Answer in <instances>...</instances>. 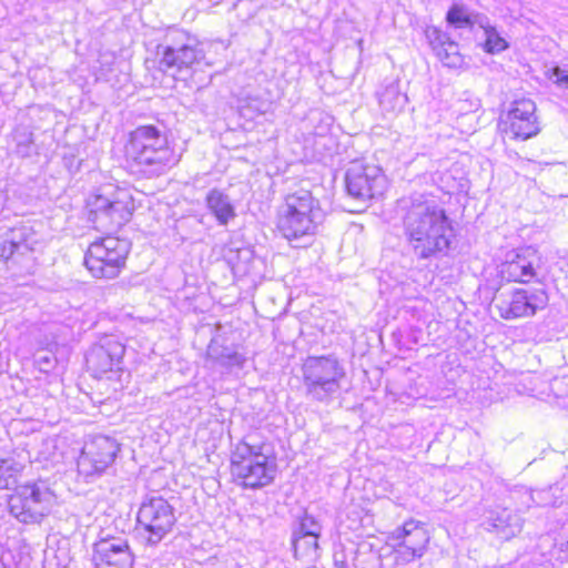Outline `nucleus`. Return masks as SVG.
<instances>
[{"label": "nucleus", "mask_w": 568, "mask_h": 568, "mask_svg": "<svg viewBox=\"0 0 568 568\" xmlns=\"http://www.w3.org/2000/svg\"><path fill=\"white\" fill-rule=\"evenodd\" d=\"M156 54L160 70L180 80L213 65L205 57L203 43L183 31L169 33L164 43L158 45Z\"/></svg>", "instance_id": "7ed1b4c3"}, {"label": "nucleus", "mask_w": 568, "mask_h": 568, "mask_svg": "<svg viewBox=\"0 0 568 568\" xmlns=\"http://www.w3.org/2000/svg\"><path fill=\"white\" fill-rule=\"evenodd\" d=\"M94 568H132L133 554L128 540L122 537H101L93 545Z\"/></svg>", "instance_id": "2eb2a0df"}, {"label": "nucleus", "mask_w": 568, "mask_h": 568, "mask_svg": "<svg viewBox=\"0 0 568 568\" xmlns=\"http://www.w3.org/2000/svg\"><path fill=\"white\" fill-rule=\"evenodd\" d=\"M345 184L349 196L367 202L384 194L387 178L377 165L353 162L346 171Z\"/></svg>", "instance_id": "9d476101"}, {"label": "nucleus", "mask_w": 568, "mask_h": 568, "mask_svg": "<svg viewBox=\"0 0 568 568\" xmlns=\"http://www.w3.org/2000/svg\"><path fill=\"white\" fill-rule=\"evenodd\" d=\"M483 525L500 539L508 540L521 531L523 520L517 513L508 508H496L488 511Z\"/></svg>", "instance_id": "6ab92c4d"}, {"label": "nucleus", "mask_w": 568, "mask_h": 568, "mask_svg": "<svg viewBox=\"0 0 568 568\" xmlns=\"http://www.w3.org/2000/svg\"><path fill=\"white\" fill-rule=\"evenodd\" d=\"M293 532L304 537L311 536L320 538L322 526L313 516L305 515L301 518L298 526L293 530Z\"/></svg>", "instance_id": "7c9ffc66"}, {"label": "nucleus", "mask_w": 568, "mask_h": 568, "mask_svg": "<svg viewBox=\"0 0 568 568\" xmlns=\"http://www.w3.org/2000/svg\"><path fill=\"white\" fill-rule=\"evenodd\" d=\"M446 21L455 28H468L473 22L465 6L453 3L446 14Z\"/></svg>", "instance_id": "c85d7f7f"}, {"label": "nucleus", "mask_w": 568, "mask_h": 568, "mask_svg": "<svg viewBox=\"0 0 568 568\" xmlns=\"http://www.w3.org/2000/svg\"><path fill=\"white\" fill-rule=\"evenodd\" d=\"M567 491H568V484H567Z\"/></svg>", "instance_id": "c9c22d12"}, {"label": "nucleus", "mask_w": 568, "mask_h": 568, "mask_svg": "<svg viewBox=\"0 0 568 568\" xmlns=\"http://www.w3.org/2000/svg\"><path fill=\"white\" fill-rule=\"evenodd\" d=\"M536 252L530 247L508 254L501 264L500 274L507 281L527 283L535 277Z\"/></svg>", "instance_id": "a211bd4d"}, {"label": "nucleus", "mask_w": 568, "mask_h": 568, "mask_svg": "<svg viewBox=\"0 0 568 568\" xmlns=\"http://www.w3.org/2000/svg\"><path fill=\"white\" fill-rule=\"evenodd\" d=\"M125 347L115 339H106L93 346L87 355V364L97 378L121 368Z\"/></svg>", "instance_id": "dca6fc26"}, {"label": "nucleus", "mask_w": 568, "mask_h": 568, "mask_svg": "<svg viewBox=\"0 0 568 568\" xmlns=\"http://www.w3.org/2000/svg\"><path fill=\"white\" fill-rule=\"evenodd\" d=\"M548 296L544 288L516 290L497 298L496 307L505 320L532 316L545 308Z\"/></svg>", "instance_id": "4468645a"}, {"label": "nucleus", "mask_w": 568, "mask_h": 568, "mask_svg": "<svg viewBox=\"0 0 568 568\" xmlns=\"http://www.w3.org/2000/svg\"><path fill=\"white\" fill-rule=\"evenodd\" d=\"M41 369L47 371L52 367V359L49 356H42L38 359Z\"/></svg>", "instance_id": "72a5a7b5"}, {"label": "nucleus", "mask_w": 568, "mask_h": 568, "mask_svg": "<svg viewBox=\"0 0 568 568\" xmlns=\"http://www.w3.org/2000/svg\"><path fill=\"white\" fill-rule=\"evenodd\" d=\"M325 219L320 201L308 190L285 197L278 211L277 229L290 242L313 236Z\"/></svg>", "instance_id": "39448f33"}, {"label": "nucleus", "mask_w": 568, "mask_h": 568, "mask_svg": "<svg viewBox=\"0 0 568 568\" xmlns=\"http://www.w3.org/2000/svg\"><path fill=\"white\" fill-rule=\"evenodd\" d=\"M379 106L385 114L395 115L402 112L407 103V95L402 93L398 81H390L378 92Z\"/></svg>", "instance_id": "4be33fe9"}, {"label": "nucleus", "mask_w": 568, "mask_h": 568, "mask_svg": "<svg viewBox=\"0 0 568 568\" xmlns=\"http://www.w3.org/2000/svg\"><path fill=\"white\" fill-rule=\"evenodd\" d=\"M23 229H10L0 234V256L9 258L13 253L27 248Z\"/></svg>", "instance_id": "a878e982"}, {"label": "nucleus", "mask_w": 568, "mask_h": 568, "mask_svg": "<svg viewBox=\"0 0 568 568\" xmlns=\"http://www.w3.org/2000/svg\"><path fill=\"white\" fill-rule=\"evenodd\" d=\"M392 538L395 541L394 552L398 564H409L422 558L430 539L425 525L414 519H409L396 528Z\"/></svg>", "instance_id": "ddd939ff"}, {"label": "nucleus", "mask_w": 568, "mask_h": 568, "mask_svg": "<svg viewBox=\"0 0 568 568\" xmlns=\"http://www.w3.org/2000/svg\"><path fill=\"white\" fill-rule=\"evenodd\" d=\"M13 140L16 142V152L22 156H29L33 146V134L28 128H17L13 132Z\"/></svg>", "instance_id": "cd10ccee"}, {"label": "nucleus", "mask_w": 568, "mask_h": 568, "mask_svg": "<svg viewBox=\"0 0 568 568\" xmlns=\"http://www.w3.org/2000/svg\"><path fill=\"white\" fill-rule=\"evenodd\" d=\"M231 470L245 488L257 489L270 485L276 476V462L268 445L250 434L234 445Z\"/></svg>", "instance_id": "f03ea898"}, {"label": "nucleus", "mask_w": 568, "mask_h": 568, "mask_svg": "<svg viewBox=\"0 0 568 568\" xmlns=\"http://www.w3.org/2000/svg\"><path fill=\"white\" fill-rule=\"evenodd\" d=\"M292 547L297 560L313 561L318 557V538L292 532Z\"/></svg>", "instance_id": "393cba45"}, {"label": "nucleus", "mask_w": 568, "mask_h": 568, "mask_svg": "<svg viewBox=\"0 0 568 568\" xmlns=\"http://www.w3.org/2000/svg\"><path fill=\"white\" fill-rule=\"evenodd\" d=\"M301 371L310 400L329 404L339 395L346 372L336 356H308Z\"/></svg>", "instance_id": "423d86ee"}, {"label": "nucleus", "mask_w": 568, "mask_h": 568, "mask_svg": "<svg viewBox=\"0 0 568 568\" xmlns=\"http://www.w3.org/2000/svg\"><path fill=\"white\" fill-rule=\"evenodd\" d=\"M90 205L95 229L104 232L120 229L129 222L134 210L133 199L126 190H118L112 197L95 195Z\"/></svg>", "instance_id": "1a4fd4ad"}, {"label": "nucleus", "mask_w": 568, "mask_h": 568, "mask_svg": "<svg viewBox=\"0 0 568 568\" xmlns=\"http://www.w3.org/2000/svg\"><path fill=\"white\" fill-rule=\"evenodd\" d=\"M125 155L150 175H160L179 162L166 135L153 125H142L130 133Z\"/></svg>", "instance_id": "20e7f679"}, {"label": "nucleus", "mask_w": 568, "mask_h": 568, "mask_svg": "<svg viewBox=\"0 0 568 568\" xmlns=\"http://www.w3.org/2000/svg\"><path fill=\"white\" fill-rule=\"evenodd\" d=\"M175 521L174 508L162 497L146 498L138 511V523L148 532L145 538L151 545L159 544Z\"/></svg>", "instance_id": "f8f14e48"}, {"label": "nucleus", "mask_w": 568, "mask_h": 568, "mask_svg": "<svg viewBox=\"0 0 568 568\" xmlns=\"http://www.w3.org/2000/svg\"><path fill=\"white\" fill-rule=\"evenodd\" d=\"M485 30V50L489 53H499L504 51L508 44L504 38L499 36L495 27L487 26Z\"/></svg>", "instance_id": "c756f323"}, {"label": "nucleus", "mask_w": 568, "mask_h": 568, "mask_svg": "<svg viewBox=\"0 0 568 568\" xmlns=\"http://www.w3.org/2000/svg\"><path fill=\"white\" fill-rule=\"evenodd\" d=\"M120 450L118 442L109 436L98 435L85 442L78 458V471L87 479L101 476L115 460Z\"/></svg>", "instance_id": "9b49d317"}, {"label": "nucleus", "mask_w": 568, "mask_h": 568, "mask_svg": "<svg viewBox=\"0 0 568 568\" xmlns=\"http://www.w3.org/2000/svg\"><path fill=\"white\" fill-rule=\"evenodd\" d=\"M53 494L43 481L16 487L9 499L10 514L22 524H37L50 511Z\"/></svg>", "instance_id": "6e6552de"}, {"label": "nucleus", "mask_w": 568, "mask_h": 568, "mask_svg": "<svg viewBox=\"0 0 568 568\" xmlns=\"http://www.w3.org/2000/svg\"><path fill=\"white\" fill-rule=\"evenodd\" d=\"M131 248L128 240L104 236L92 242L84 255V265L93 277L112 280L125 267Z\"/></svg>", "instance_id": "0eeeda50"}, {"label": "nucleus", "mask_w": 568, "mask_h": 568, "mask_svg": "<svg viewBox=\"0 0 568 568\" xmlns=\"http://www.w3.org/2000/svg\"><path fill=\"white\" fill-rule=\"evenodd\" d=\"M525 497L527 500L524 504L527 507H530V503L542 507L557 506L564 497H568L567 485L556 483L545 489L526 490Z\"/></svg>", "instance_id": "b1692460"}, {"label": "nucleus", "mask_w": 568, "mask_h": 568, "mask_svg": "<svg viewBox=\"0 0 568 568\" xmlns=\"http://www.w3.org/2000/svg\"><path fill=\"white\" fill-rule=\"evenodd\" d=\"M403 225L408 244L418 258H429L445 252L454 236L445 210L423 195L410 199Z\"/></svg>", "instance_id": "f257e3e1"}, {"label": "nucleus", "mask_w": 568, "mask_h": 568, "mask_svg": "<svg viewBox=\"0 0 568 568\" xmlns=\"http://www.w3.org/2000/svg\"><path fill=\"white\" fill-rule=\"evenodd\" d=\"M23 466L14 460L0 458V489H8L16 484L18 474Z\"/></svg>", "instance_id": "bb28decb"}, {"label": "nucleus", "mask_w": 568, "mask_h": 568, "mask_svg": "<svg viewBox=\"0 0 568 568\" xmlns=\"http://www.w3.org/2000/svg\"><path fill=\"white\" fill-rule=\"evenodd\" d=\"M558 558L561 561H568V540L564 544H561L559 551H558Z\"/></svg>", "instance_id": "473e14b6"}, {"label": "nucleus", "mask_w": 568, "mask_h": 568, "mask_svg": "<svg viewBox=\"0 0 568 568\" xmlns=\"http://www.w3.org/2000/svg\"><path fill=\"white\" fill-rule=\"evenodd\" d=\"M426 38L433 51L444 65L448 68H457L463 63L458 44L442 30L436 27L427 28Z\"/></svg>", "instance_id": "aec40b11"}, {"label": "nucleus", "mask_w": 568, "mask_h": 568, "mask_svg": "<svg viewBox=\"0 0 568 568\" xmlns=\"http://www.w3.org/2000/svg\"><path fill=\"white\" fill-rule=\"evenodd\" d=\"M552 78L557 85L568 89V70L556 67L552 69Z\"/></svg>", "instance_id": "2f4dec72"}, {"label": "nucleus", "mask_w": 568, "mask_h": 568, "mask_svg": "<svg viewBox=\"0 0 568 568\" xmlns=\"http://www.w3.org/2000/svg\"><path fill=\"white\" fill-rule=\"evenodd\" d=\"M207 357L229 373L241 369L246 362V357L235 347L221 345L215 339L207 347Z\"/></svg>", "instance_id": "412c9836"}, {"label": "nucleus", "mask_w": 568, "mask_h": 568, "mask_svg": "<svg viewBox=\"0 0 568 568\" xmlns=\"http://www.w3.org/2000/svg\"><path fill=\"white\" fill-rule=\"evenodd\" d=\"M206 206L220 225H226L235 217V209L227 194L212 189L205 197Z\"/></svg>", "instance_id": "5701e85b"}, {"label": "nucleus", "mask_w": 568, "mask_h": 568, "mask_svg": "<svg viewBox=\"0 0 568 568\" xmlns=\"http://www.w3.org/2000/svg\"><path fill=\"white\" fill-rule=\"evenodd\" d=\"M507 122L509 132L515 139L527 140L540 131L536 116V104L530 99L514 101L507 113Z\"/></svg>", "instance_id": "f3484780"}, {"label": "nucleus", "mask_w": 568, "mask_h": 568, "mask_svg": "<svg viewBox=\"0 0 568 568\" xmlns=\"http://www.w3.org/2000/svg\"><path fill=\"white\" fill-rule=\"evenodd\" d=\"M0 568H6L2 561H0Z\"/></svg>", "instance_id": "f704fd0d"}]
</instances>
